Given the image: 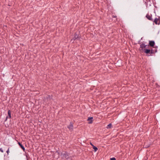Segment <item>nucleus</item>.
Wrapping results in <instances>:
<instances>
[{
  "mask_svg": "<svg viewBox=\"0 0 160 160\" xmlns=\"http://www.w3.org/2000/svg\"><path fill=\"white\" fill-rule=\"evenodd\" d=\"M69 153L66 152H63L61 153V157L62 159H68L69 158Z\"/></svg>",
  "mask_w": 160,
  "mask_h": 160,
  "instance_id": "nucleus-1",
  "label": "nucleus"
},
{
  "mask_svg": "<svg viewBox=\"0 0 160 160\" xmlns=\"http://www.w3.org/2000/svg\"><path fill=\"white\" fill-rule=\"evenodd\" d=\"M147 46V45H145L144 43H142L140 45V47L139 49V51L141 52H143L146 49V48Z\"/></svg>",
  "mask_w": 160,
  "mask_h": 160,
  "instance_id": "nucleus-2",
  "label": "nucleus"
},
{
  "mask_svg": "<svg viewBox=\"0 0 160 160\" xmlns=\"http://www.w3.org/2000/svg\"><path fill=\"white\" fill-rule=\"evenodd\" d=\"M153 22H154L155 23L156 25H159L160 24V18H156L154 21L153 20Z\"/></svg>",
  "mask_w": 160,
  "mask_h": 160,
  "instance_id": "nucleus-3",
  "label": "nucleus"
},
{
  "mask_svg": "<svg viewBox=\"0 0 160 160\" xmlns=\"http://www.w3.org/2000/svg\"><path fill=\"white\" fill-rule=\"evenodd\" d=\"M73 125L72 123L71 122L70 124L68 126V128L69 129V130L72 131L73 130Z\"/></svg>",
  "mask_w": 160,
  "mask_h": 160,
  "instance_id": "nucleus-4",
  "label": "nucleus"
},
{
  "mask_svg": "<svg viewBox=\"0 0 160 160\" xmlns=\"http://www.w3.org/2000/svg\"><path fill=\"white\" fill-rule=\"evenodd\" d=\"M145 3L147 7H149L151 6L152 4V1L151 0H148L146 1H145Z\"/></svg>",
  "mask_w": 160,
  "mask_h": 160,
  "instance_id": "nucleus-5",
  "label": "nucleus"
},
{
  "mask_svg": "<svg viewBox=\"0 0 160 160\" xmlns=\"http://www.w3.org/2000/svg\"><path fill=\"white\" fill-rule=\"evenodd\" d=\"M155 44V43L153 41H149L148 46H149L152 47H154Z\"/></svg>",
  "mask_w": 160,
  "mask_h": 160,
  "instance_id": "nucleus-6",
  "label": "nucleus"
},
{
  "mask_svg": "<svg viewBox=\"0 0 160 160\" xmlns=\"http://www.w3.org/2000/svg\"><path fill=\"white\" fill-rule=\"evenodd\" d=\"M143 52H144L146 54H149L150 55H148V56H150L152 55H151V50L150 49H146Z\"/></svg>",
  "mask_w": 160,
  "mask_h": 160,
  "instance_id": "nucleus-7",
  "label": "nucleus"
},
{
  "mask_svg": "<svg viewBox=\"0 0 160 160\" xmlns=\"http://www.w3.org/2000/svg\"><path fill=\"white\" fill-rule=\"evenodd\" d=\"M93 119L92 117H89L88 118L87 121H88V123L89 124H91L92 123Z\"/></svg>",
  "mask_w": 160,
  "mask_h": 160,
  "instance_id": "nucleus-8",
  "label": "nucleus"
},
{
  "mask_svg": "<svg viewBox=\"0 0 160 160\" xmlns=\"http://www.w3.org/2000/svg\"><path fill=\"white\" fill-rule=\"evenodd\" d=\"M80 38L79 36L76 33L74 35V37L72 39L75 40L76 39H79Z\"/></svg>",
  "mask_w": 160,
  "mask_h": 160,
  "instance_id": "nucleus-9",
  "label": "nucleus"
},
{
  "mask_svg": "<svg viewBox=\"0 0 160 160\" xmlns=\"http://www.w3.org/2000/svg\"><path fill=\"white\" fill-rule=\"evenodd\" d=\"M146 17L148 20L151 21H153V19L152 18L151 15H150L149 14H147Z\"/></svg>",
  "mask_w": 160,
  "mask_h": 160,
  "instance_id": "nucleus-10",
  "label": "nucleus"
},
{
  "mask_svg": "<svg viewBox=\"0 0 160 160\" xmlns=\"http://www.w3.org/2000/svg\"><path fill=\"white\" fill-rule=\"evenodd\" d=\"M18 144L19 145V146H20L21 148L22 149L23 151H25V148L19 142H18Z\"/></svg>",
  "mask_w": 160,
  "mask_h": 160,
  "instance_id": "nucleus-11",
  "label": "nucleus"
},
{
  "mask_svg": "<svg viewBox=\"0 0 160 160\" xmlns=\"http://www.w3.org/2000/svg\"><path fill=\"white\" fill-rule=\"evenodd\" d=\"M90 145L93 147V148L94 149V151L96 152L98 149L97 148L94 146L91 142H90Z\"/></svg>",
  "mask_w": 160,
  "mask_h": 160,
  "instance_id": "nucleus-12",
  "label": "nucleus"
},
{
  "mask_svg": "<svg viewBox=\"0 0 160 160\" xmlns=\"http://www.w3.org/2000/svg\"><path fill=\"white\" fill-rule=\"evenodd\" d=\"M157 51V49H152L151 50V55H152L153 54H154Z\"/></svg>",
  "mask_w": 160,
  "mask_h": 160,
  "instance_id": "nucleus-13",
  "label": "nucleus"
},
{
  "mask_svg": "<svg viewBox=\"0 0 160 160\" xmlns=\"http://www.w3.org/2000/svg\"><path fill=\"white\" fill-rule=\"evenodd\" d=\"M8 116L9 117V118H11V112L10 110H9L8 111Z\"/></svg>",
  "mask_w": 160,
  "mask_h": 160,
  "instance_id": "nucleus-14",
  "label": "nucleus"
},
{
  "mask_svg": "<svg viewBox=\"0 0 160 160\" xmlns=\"http://www.w3.org/2000/svg\"><path fill=\"white\" fill-rule=\"evenodd\" d=\"M112 127V124L111 123H109L107 127V128H111Z\"/></svg>",
  "mask_w": 160,
  "mask_h": 160,
  "instance_id": "nucleus-15",
  "label": "nucleus"
},
{
  "mask_svg": "<svg viewBox=\"0 0 160 160\" xmlns=\"http://www.w3.org/2000/svg\"><path fill=\"white\" fill-rule=\"evenodd\" d=\"M47 98L48 99H49V100H50L51 99V97L50 95L48 96V97Z\"/></svg>",
  "mask_w": 160,
  "mask_h": 160,
  "instance_id": "nucleus-16",
  "label": "nucleus"
},
{
  "mask_svg": "<svg viewBox=\"0 0 160 160\" xmlns=\"http://www.w3.org/2000/svg\"><path fill=\"white\" fill-rule=\"evenodd\" d=\"M9 148H8V149L6 151V152H7L8 154L9 152Z\"/></svg>",
  "mask_w": 160,
  "mask_h": 160,
  "instance_id": "nucleus-17",
  "label": "nucleus"
},
{
  "mask_svg": "<svg viewBox=\"0 0 160 160\" xmlns=\"http://www.w3.org/2000/svg\"><path fill=\"white\" fill-rule=\"evenodd\" d=\"M111 160H116V159L115 158H110Z\"/></svg>",
  "mask_w": 160,
  "mask_h": 160,
  "instance_id": "nucleus-18",
  "label": "nucleus"
},
{
  "mask_svg": "<svg viewBox=\"0 0 160 160\" xmlns=\"http://www.w3.org/2000/svg\"><path fill=\"white\" fill-rule=\"evenodd\" d=\"M0 151L2 152H3V150H2V148H0Z\"/></svg>",
  "mask_w": 160,
  "mask_h": 160,
  "instance_id": "nucleus-19",
  "label": "nucleus"
},
{
  "mask_svg": "<svg viewBox=\"0 0 160 160\" xmlns=\"http://www.w3.org/2000/svg\"><path fill=\"white\" fill-rule=\"evenodd\" d=\"M153 48H155V49H157V48H158V47L157 46H156L154 47Z\"/></svg>",
  "mask_w": 160,
  "mask_h": 160,
  "instance_id": "nucleus-20",
  "label": "nucleus"
},
{
  "mask_svg": "<svg viewBox=\"0 0 160 160\" xmlns=\"http://www.w3.org/2000/svg\"><path fill=\"white\" fill-rule=\"evenodd\" d=\"M116 17H117L116 16H112V18H116Z\"/></svg>",
  "mask_w": 160,
  "mask_h": 160,
  "instance_id": "nucleus-21",
  "label": "nucleus"
},
{
  "mask_svg": "<svg viewBox=\"0 0 160 160\" xmlns=\"http://www.w3.org/2000/svg\"><path fill=\"white\" fill-rule=\"evenodd\" d=\"M8 118V116H7L6 118L5 121H6L7 120Z\"/></svg>",
  "mask_w": 160,
  "mask_h": 160,
  "instance_id": "nucleus-22",
  "label": "nucleus"
}]
</instances>
